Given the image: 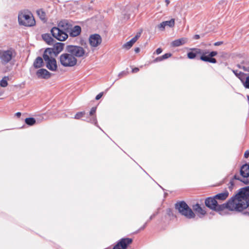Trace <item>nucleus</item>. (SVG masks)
<instances>
[{"mask_svg": "<svg viewBox=\"0 0 249 249\" xmlns=\"http://www.w3.org/2000/svg\"><path fill=\"white\" fill-rule=\"evenodd\" d=\"M234 178L235 179H237V180H240V178H239V177L236 176V175H235L234 176Z\"/></svg>", "mask_w": 249, "mask_h": 249, "instance_id": "nucleus-47", "label": "nucleus"}, {"mask_svg": "<svg viewBox=\"0 0 249 249\" xmlns=\"http://www.w3.org/2000/svg\"><path fill=\"white\" fill-rule=\"evenodd\" d=\"M192 50L193 51H194L196 55L197 54H201V55H202L203 54H206L208 53V52H206V51H203L199 49L194 48V49H192Z\"/></svg>", "mask_w": 249, "mask_h": 249, "instance_id": "nucleus-23", "label": "nucleus"}, {"mask_svg": "<svg viewBox=\"0 0 249 249\" xmlns=\"http://www.w3.org/2000/svg\"><path fill=\"white\" fill-rule=\"evenodd\" d=\"M43 59L40 57H38L34 62V66L36 69L40 68L43 66Z\"/></svg>", "mask_w": 249, "mask_h": 249, "instance_id": "nucleus-20", "label": "nucleus"}, {"mask_svg": "<svg viewBox=\"0 0 249 249\" xmlns=\"http://www.w3.org/2000/svg\"><path fill=\"white\" fill-rule=\"evenodd\" d=\"M175 207L180 213L187 218L191 219L195 217V214L184 201L178 202Z\"/></svg>", "mask_w": 249, "mask_h": 249, "instance_id": "nucleus-4", "label": "nucleus"}, {"mask_svg": "<svg viewBox=\"0 0 249 249\" xmlns=\"http://www.w3.org/2000/svg\"><path fill=\"white\" fill-rule=\"evenodd\" d=\"M102 96H103V92L100 93L96 96V98H95L96 100H98L100 99L102 97Z\"/></svg>", "mask_w": 249, "mask_h": 249, "instance_id": "nucleus-38", "label": "nucleus"}, {"mask_svg": "<svg viewBox=\"0 0 249 249\" xmlns=\"http://www.w3.org/2000/svg\"><path fill=\"white\" fill-rule=\"evenodd\" d=\"M71 27L69 21L62 20L58 23L57 27H54L51 29V32L56 39L63 41L68 37L67 33L70 32Z\"/></svg>", "mask_w": 249, "mask_h": 249, "instance_id": "nucleus-2", "label": "nucleus"}, {"mask_svg": "<svg viewBox=\"0 0 249 249\" xmlns=\"http://www.w3.org/2000/svg\"><path fill=\"white\" fill-rule=\"evenodd\" d=\"M132 242V240L130 238H123L113 249H126L127 246L131 244Z\"/></svg>", "mask_w": 249, "mask_h": 249, "instance_id": "nucleus-11", "label": "nucleus"}, {"mask_svg": "<svg viewBox=\"0 0 249 249\" xmlns=\"http://www.w3.org/2000/svg\"><path fill=\"white\" fill-rule=\"evenodd\" d=\"M16 115L17 117H19L21 116V113L20 112H17V113H16Z\"/></svg>", "mask_w": 249, "mask_h": 249, "instance_id": "nucleus-45", "label": "nucleus"}, {"mask_svg": "<svg viewBox=\"0 0 249 249\" xmlns=\"http://www.w3.org/2000/svg\"><path fill=\"white\" fill-rule=\"evenodd\" d=\"M242 69L246 71L249 72V66H248V64H246L245 65L243 66Z\"/></svg>", "mask_w": 249, "mask_h": 249, "instance_id": "nucleus-35", "label": "nucleus"}, {"mask_svg": "<svg viewBox=\"0 0 249 249\" xmlns=\"http://www.w3.org/2000/svg\"><path fill=\"white\" fill-rule=\"evenodd\" d=\"M64 44L62 43H56L52 48H47L45 50H50V54L56 56L63 49Z\"/></svg>", "mask_w": 249, "mask_h": 249, "instance_id": "nucleus-10", "label": "nucleus"}, {"mask_svg": "<svg viewBox=\"0 0 249 249\" xmlns=\"http://www.w3.org/2000/svg\"><path fill=\"white\" fill-rule=\"evenodd\" d=\"M16 53L12 48L5 50H0V61L2 65H5L11 62L16 56Z\"/></svg>", "mask_w": 249, "mask_h": 249, "instance_id": "nucleus-5", "label": "nucleus"}, {"mask_svg": "<svg viewBox=\"0 0 249 249\" xmlns=\"http://www.w3.org/2000/svg\"><path fill=\"white\" fill-rule=\"evenodd\" d=\"M26 124L29 125H33L36 123V120L33 118H27L25 120Z\"/></svg>", "mask_w": 249, "mask_h": 249, "instance_id": "nucleus-25", "label": "nucleus"}, {"mask_svg": "<svg viewBox=\"0 0 249 249\" xmlns=\"http://www.w3.org/2000/svg\"><path fill=\"white\" fill-rule=\"evenodd\" d=\"M89 121L91 123H94L95 125H96L97 122L96 116L93 115L92 116H90Z\"/></svg>", "mask_w": 249, "mask_h": 249, "instance_id": "nucleus-30", "label": "nucleus"}, {"mask_svg": "<svg viewBox=\"0 0 249 249\" xmlns=\"http://www.w3.org/2000/svg\"><path fill=\"white\" fill-rule=\"evenodd\" d=\"M165 1L166 3V5H168L170 2V1L169 0H165Z\"/></svg>", "mask_w": 249, "mask_h": 249, "instance_id": "nucleus-48", "label": "nucleus"}, {"mask_svg": "<svg viewBox=\"0 0 249 249\" xmlns=\"http://www.w3.org/2000/svg\"><path fill=\"white\" fill-rule=\"evenodd\" d=\"M37 77L39 79H48L52 75V74L45 69H40L36 72Z\"/></svg>", "mask_w": 249, "mask_h": 249, "instance_id": "nucleus-12", "label": "nucleus"}, {"mask_svg": "<svg viewBox=\"0 0 249 249\" xmlns=\"http://www.w3.org/2000/svg\"><path fill=\"white\" fill-rule=\"evenodd\" d=\"M232 72L234 73V74L239 78L240 79L241 81H242V76L244 74L242 72H238L237 71L235 70H232Z\"/></svg>", "mask_w": 249, "mask_h": 249, "instance_id": "nucleus-26", "label": "nucleus"}, {"mask_svg": "<svg viewBox=\"0 0 249 249\" xmlns=\"http://www.w3.org/2000/svg\"><path fill=\"white\" fill-rule=\"evenodd\" d=\"M222 43V42H215L214 45L215 46H218V45H221Z\"/></svg>", "mask_w": 249, "mask_h": 249, "instance_id": "nucleus-44", "label": "nucleus"}, {"mask_svg": "<svg viewBox=\"0 0 249 249\" xmlns=\"http://www.w3.org/2000/svg\"><path fill=\"white\" fill-rule=\"evenodd\" d=\"M248 100L249 101V96H248Z\"/></svg>", "mask_w": 249, "mask_h": 249, "instance_id": "nucleus-52", "label": "nucleus"}, {"mask_svg": "<svg viewBox=\"0 0 249 249\" xmlns=\"http://www.w3.org/2000/svg\"><path fill=\"white\" fill-rule=\"evenodd\" d=\"M85 113V112H79L76 114L75 115L74 118L75 119H79L81 117H82L84 115Z\"/></svg>", "mask_w": 249, "mask_h": 249, "instance_id": "nucleus-28", "label": "nucleus"}, {"mask_svg": "<svg viewBox=\"0 0 249 249\" xmlns=\"http://www.w3.org/2000/svg\"><path fill=\"white\" fill-rule=\"evenodd\" d=\"M156 52L157 54H159L162 52V49L161 48H158L156 50Z\"/></svg>", "mask_w": 249, "mask_h": 249, "instance_id": "nucleus-40", "label": "nucleus"}, {"mask_svg": "<svg viewBox=\"0 0 249 249\" xmlns=\"http://www.w3.org/2000/svg\"><path fill=\"white\" fill-rule=\"evenodd\" d=\"M229 192L228 191H225L224 192L217 194L214 196V198L216 200L223 201L225 200L229 196Z\"/></svg>", "mask_w": 249, "mask_h": 249, "instance_id": "nucleus-18", "label": "nucleus"}, {"mask_svg": "<svg viewBox=\"0 0 249 249\" xmlns=\"http://www.w3.org/2000/svg\"><path fill=\"white\" fill-rule=\"evenodd\" d=\"M205 202L206 206L215 211L222 212L228 209L231 211L241 212L249 206V186L241 189L226 203L218 205L214 196L207 198ZM220 213L222 214V212Z\"/></svg>", "mask_w": 249, "mask_h": 249, "instance_id": "nucleus-1", "label": "nucleus"}, {"mask_svg": "<svg viewBox=\"0 0 249 249\" xmlns=\"http://www.w3.org/2000/svg\"><path fill=\"white\" fill-rule=\"evenodd\" d=\"M142 30L137 33L136 35L132 38L130 41H128L123 45V48L127 50L130 49L132 45L135 43L138 39L140 37Z\"/></svg>", "mask_w": 249, "mask_h": 249, "instance_id": "nucleus-13", "label": "nucleus"}, {"mask_svg": "<svg viewBox=\"0 0 249 249\" xmlns=\"http://www.w3.org/2000/svg\"><path fill=\"white\" fill-rule=\"evenodd\" d=\"M135 52L136 53H139L140 52V49L139 48H135Z\"/></svg>", "mask_w": 249, "mask_h": 249, "instance_id": "nucleus-46", "label": "nucleus"}, {"mask_svg": "<svg viewBox=\"0 0 249 249\" xmlns=\"http://www.w3.org/2000/svg\"><path fill=\"white\" fill-rule=\"evenodd\" d=\"M102 38L98 34H93L90 36L89 38V43L91 47L96 48L102 43Z\"/></svg>", "mask_w": 249, "mask_h": 249, "instance_id": "nucleus-9", "label": "nucleus"}, {"mask_svg": "<svg viewBox=\"0 0 249 249\" xmlns=\"http://www.w3.org/2000/svg\"><path fill=\"white\" fill-rule=\"evenodd\" d=\"M194 210L199 215L200 217L203 216L206 214V211L198 204L193 206Z\"/></svg>", "mask_w": 249, "mask_h": 249, "instance_id": "nucleus-17", "label": "nucleus"}, {"mask_svg": "<svg viewBox=\"0 0 249 249\" xmlns=\"http://www.w3.org/2000/svg\"><path fill=\"white\" fill-rule=\"evenodd\" d=\"M9 78L8 76H4L0 81V86L1 87H6L8 85V81Z\"/></svg>", "mask_w": 249, "mask_h": 249, "instance_id": "nucleus-22", "label": "nucleus"}, {"mask_svg": "<svg viewBox=\"0 0 249 249\" xmlns=\"http://www.w3.org/2000/svg\"><path fill=\"white\" fill-rule=\"evenodd\" d=\"M139 71V69L138 68H135L134 69H133L132 70V72L135 73V72H137L138 71Z\"/></svg>", "mask_w": 249, "mask_h": 249, "instance_id": "nucleus-42", "label": "nucleus"}, {"mask_svg": "<svg viewBox=\"0 0 249 249\" xmlns=\"http://www.w3.org/2000/svg\"><path fill=\"white\" fill-rule=\"evenodd\" d=\"M206 54H203L200 57V59L202 61H206V62H209L210 57L208 56H206Z\"/></svg>", "mask_w": 249, "mask_h": 249, "instance_id": "nucleus-31", "label": "nucleus"}, {"mask_svg": "<svg viewBox=\"0 0 249 249\" xmlns=\"http://www.w3.org/2000/svg\"><path fill=\"white\" fill-rule=\"evenodd\" d=\"M209 62L212 63H215L216 62V60L215 58L210 57Z\"/></svg>", "mask_w": 249, "mask_h": 249, "instance_id": "nucleus-39", "label": "nucleus"}, {"mask_svg": "<svg viewBox=\"0 0 249 249\" xmlns=\"http://www.w3.org/2000/svg\"><path fill=\"white\" fill-rule=\"evenodd\" d=\"M246 213L248 214V215H249V213Z\"/></svg>", "mask_w": 249, "mask_h": 249, "instance_id": "nucleus-53", "label": "nucleus"}, {"mask_svg": "<svg viewBox=\"0 0 249 249\" xmlns=\"http://www.w3.org/2000/svg\"><path fill=\"white\" fill-rule=\"evenodd\" d=\"M217 54V53L216 52L213 51L209 53V56H210V57H213L216 55Z\"/></svg>", "mask_w": 249, "mask_h": 249, "instance_id": "nucleus-36", "label": "nucleus"}, {"mask_svg": "<svg viewBox=\"0 0 249 249\" xmlns=\"http://www.w3.org/2000/svg\"><path fill=\"white\" fill-rule=\"evenodd\" d=\"M81 28L79 26H75L71 28L69 32L70 36L72 37L78 36L81 33Z\"/></svg>", "mask_w": 249, "mask_h": 249, "instance_id": "nucleus-16", "label": "nucleus"}, {"mask_svg": "<svg viewBox=\"0 0 249 249\" xmlns=\"http://www.w3.org/2000/svg\"><path fill=\"white\" fill-rule=\"evenodd\" d=\"M188 39L186 37H182L178 39L173 41L171 43L173 47H178L179 46L185 44L187 43Z\"/></svg>", "mask_w": 249, "mask_h": 249, "instance_id": "nucleus-14", "label": "nucleus"}, {"mask_svg": "<svg viewBox=\"0 0 249 249\" xmlns=\"http://www.w3.org/2000/svg\"><path fill=\"white\" fill-rule=\"evenodd\" d=\"M36 13L41 20L43 22L47 21L46 13L42 9L37 10Z\"/></svg>", "mask_w": 249, "mask_h": 249, "instance_id": "nucleus-21", "label": "nucleus"}, {"mask_svg": "<svg viewBox=\"0 0 249 249\" xmlns=\"http://www.w3.org/2000/svg\"><path fill=\"white\" fill-rule=\"evenodd\" d=\"M166 26L173 27L175 26V19L172 18L170 20L163 21Z\"/></svg>", "mask_w": 249, "mask_h": 249, "instance_id": "nucleus-24", "label": "nucleus"}, {"mask_svg": "<svg viewBox=\"0 0 249 249\" xmlns=\"http://www.w3.org/2000/svg\"><path fill=\"white\" fill-rule=\"evenodd\" d=\"M230 183L231 184V185H233V183H232V181H231L230 182Z\"/></svg>", "mask_w": 249, "mask_h": 249, "instance_id": "nucleus-51", "label": "nucleus"}, {"mask_svg": "<svg viewBox=\"0 0 249 249\" xmlns=\"http://www.w3.org/2000/svg\"><path fill=\"white\" fill-rule=\"evenodd\" d=\"M96 110V107H93L89 112V115L90 116H92L93 115H95V112Z\"/></svg>", "mask_w": 249, "mask_h": 249, "instance_id": "nucleus-33", "label": "nucleus"}, {"mask_svg": "<svg viewBox=\"0 0 249 249\" xmlns=\"http://www.w3.org/2000/svg\"><path fill=\"white\" fill-rule=\"evenodd\" d=\"M237 67H238L239 68L242 69V67H243V66H241L240 65H237Z\"/></svg>", "mask_w": 249, "mask_h": 249, "instance_id": "nucleus-50", "label": "nucleus"}, {"mask_svg": "<svg viewBox=\"0 0 249 249\" xmlns=\"http://www.w3.org/2000/svg\"><path fill=\"white\" fill-rule=\"evenodd\" d=\"M163 60V58H162V56H159V57H157L154 60V62H158V61H161Z\"/></svg>", "mask_w": 249, "mask_h": 249, "instance_id": "nucleus-37", "label": "nucleus"}, {"mask_svg": "<svg viewBox=\"0 0 249 249\" xmlns=\"http://www.w3.org/2000/svg\"><path fill=\"white\" fill-rule=\"evenodd\" d=\"M241 81L243 83L244 87L246 88L249 89V76L246 77V80L245 81H244L243 79H242V81Z\"/></svg>", "mask_w": 249, "mask_h": 249, "instance_id": "nucleus-27", "label": "nucleus"}, {"mask_svg": "<svg viewBox=\"0 0 249 249\" xmlns=\"http://www.w3.org/2000/svg\"><path fill=\"white\" fill-rule=\"evenodd\" d=\"M61 64L64 67H73L77 63V59L68 53L62 54L59 57Z\"/></svg>", "mask_w": 249, "mask_h": 249, "instance_id": "nucleus-7", "label": "nucleus"}, {"mask_svg": "<svg viewBox=\"0 0 249 249\" xmlns=\"http://www.w3.org/2000/svg\"><path fill=\"white\" fill-rule=\"evenodd\" d=\"M154 214L151 215L150 217V220H151L153 218V217H154Z\"/></svg>", "mask_w": 249, "mask_h": 249, "instance_id": "nucleus-49", "label": "nucleus"}, {"mask_svg": "<svg viewBox=\"0 0 249 249\" xmlns=\"http://www.w3.org/2000/svg\"><path fill=\"white\" fill-rule=\"evenodd\" d=\"M67 52L71 53L72 56L78 57H81L87 56L86 51L84 49L79 46H68L67 47Z\"/></svg>", "mask_w": 249, "mask_h": 249, "instance_id": "nucleus-8", "label": "nucleus"}, {"mask_svg": "<svg viewBox=\"0 0 249 249\" xmlns=\"http://www.w3.org/2000/svg\"><path fill=\"white\" fill-rule=\"evenodd\" d=\"M171 56V54L169 53H167L164 54V55H162V58H163V60L167 59L169 57H170Z\"/></svg>", "mask_w": 249, "mask_h": 249, "instance_id": "nucleus-34", "label": "nucleus"}, {"mask_svg": "<svg viewBox=\"0 0 249 249\" xmlns=\"http://www.w3.org/2000/svg\"><path fill=\"white\" fill-rule=\"evenodd\" d=\"M158 27L161 31L164 30L165 28V24H164V22H162L160 23V24H159L158 25Z\"/></svg>", "mask_w": 249, "mask_h": 249, "instance_id": "nucleus-32", "label": "nucleus"}, {"mask_svg": "<svg viewBox=\"0 0 249 249\" xmlns=\"http://www.w3.org/2000/svg\"><path fill=\"white\" fill-rule=\"evenodd\" d=\"M249 151H246L244 153V157L245 158H247L249 157Z\"/></svg>", "mask_w": 249, "mask_h": 249, "instance_id": "nucleus-41", "label": "nucleus"}, {"mask_svg": "<svg viewBox=\"0 0 249 249\" xmlns=\"http://www.w3.org/2000/svg\"><path fill=\"white\" fill-rule=\"evenodd\" d=\"M187 56H188V57L190 59H194L196 57V55L194 51H193V52L188 53H187Z\"/></svg>", "mask_w": 249, "mask_h": 249, "instance_id": "nucleus-29", "label": "nucleus"}, {"mask_svg": "<svg viewBox=\"0 0 249 249\" xmlns=\"http://www.w3.org/2000/svg\"><path fill=\"white\" fill-rule=\"evenodd\" d=\"M240 175L244 178L249 177V165L245 164L240 169Z\"/></svg>", "mask_w": 249, "mask_h": 249, "instance_id": "nucleus-15", "label": "nucleus"}, {"mask_svg": "<svg viewBox=\"0 0 249 249\" xmlns=\"http://www.w3.org/2000/svg\"><path fill=\"white\" fill-rule=\"evenodd\" d=\"M18 20L20 25L27 27L33 26L36 23L35 20L32 15L24 12L19 13Z\"/></svg>", "mask_w": 249, "mask_h": 249, "instance_id": "nucleus-3", "label": "nucleus"}, {"mask_svg": "<svg viewBox=\"0 0 249 249\" xmlns=\"http://www.w3.org/2000/svg\"><path fill=\"white\" fill-rule=\"evenodd\" d=\"M43 39L49 45H52L53 43V39L49 34H45L42 35Z\"/></svg>", "mask_w": 249, "mask_h": 249, "instance_id": "nucleus-19", "label": "nucleus"}, {"mask_svg": "<svg viewBox=\"0 0 249 249\" xmlns=\"http://www.w3.org/2000/svg\"><path fill=\"white\" fill-rule=\"evenodd\" d=\"M50 50H45L43 54V59L46 63L47 68L50 70L54 71L57 69L55 56L50 54Z\"/></svg>", "mask_w": 249, "mask_h": 249, "instance_id": "nucleus-6", "label": "nucleus"}, {"mask_svg": "<svg viewBox=\"0 0 249 249\" xmlns=\"http://www.w3.org/2000/svg\"><path fill=\"white\" fill-rule=\"evenodd\" d=\"M199 38H200V36H199V35H196L194 36V38H195V39H198Z\"/></svg>", "mask_w": 249, "mask_h": 249, "instance_id": "nucleus-43", "label": "nucleus"}]
</instances>
